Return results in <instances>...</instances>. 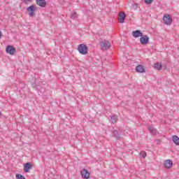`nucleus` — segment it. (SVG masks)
Segmentation results:
<instances>
[{
	"label": "nucleus",
	"instance_id": "aec40b11",
	"mask_svg": "<svg viewBox=\"0 0 179 179\" xmlns=\"http://www.w3.org/2000/svg\"><path fill=\"white\" fill-rule=\"evenodd\" d=\"M71 17L73 19H75L76 17H78V14L76 13H73L72 15H71Z\"/></svg>",
	"mask_w": 179,
	"mask_h": 179
},
{
	"label": "nucleus",
	"instance_id": "412c9836",
	"mask_svg": "<svg viewBox=\"0 0 179 179\" xmlns=\"http://www.w3.org/2000/svg\"><path fill=\"white\" fill-rule=\"evenodd\" d=\"M141 157H142L143 159H145V157H146V152H142Z\"/></svg>",
	"mask_w": 179,
	"mask_h": 179
},
{
	"label": "nucleus",
	"instance_id": "2eb2a0df",
	"mask_svg": "<svg viewBox=\"0 0 179 179\" xmlns=\"http://www.w3.org/2000/svg\"><path fill=\"white\" fill-rule=\"evenodd\" d=\"M154 68L157 71H162V68H163V66H162L159 63H155L154 64Z\"/></svg>",
	"mask_w": 179,
	"mask_h": 179
},
{
	"label": "nucleus",
	"instance_id": "0eeeda50",
	"mask_svg": "<svg viewBox=\"0 0 179 179\" xmlns=\"http://www.w3.org/2000/svg\"><path fill=\"white\" fill-rule=\"evenodd\" d=\"M6 51L7 54H9L10 55H13L15 52H16V49L13 48L12 45H8L6 48Z\"/></svg>",
	"mask_w": 179,
	"mask_h": 179
},
{
	"label": "nucleus",
	"instance_id": "dca6fc26",
	"mask_svg": "<svg viewBox=\"0 0 179 179\" xmlns=\"http://www.w3.org/2000/svg\"><path fill=\"white\" fill-rule=\"evenodd\" d=\"M117 121H118V118L117 117V115H113V116H111L110 122H112V124H115Z\"/></svg>",
	"mask_w": 179,
	"mask_h": 179
},
{
	"label": "nucleus",
	"instance_id": "a211bd4d",
	"mask_svg": "<svg viewBox=\"0 0 179 179\" xmlns=\"http://www.w3.org/2000/svg\"><path fill=\"white\" fill-rule=\"evenodd\" d=\"M148 131H150L151 134H156V129H155V127H153V126H149Z\"/></svg>",
	"mask_w": 179,
	"mask_h": 179
},
{
	"label": "nucleus",
	"instance_id": "9b49d317",
	"mask_svg": "<svg viewBox=\"0 0 179 179\" xmlns=\"http://www.w3.org/2000/svg\"><path fill=\"white\" fill-rule=\"evenodd\" d=\"M36 2L38 6H41V8H45V6L47 5V1H45V0H36Z\"/></svg>",
	"mask_w": 179,
	"mask_h": 179
},
{
	"label": "nucleus",
	"instance_id": "39448f33",
	"mask_svg": "<svg viewBox=\"0 0 179 179\" xmlns=\"http://www.w3.org/2000/svg\"><path fill=\"white\" fill-rule=\"evenodd\" d=\"M27 12H29V16H34L35 10H37V7L34 6V5H31L29 7L27 8Z\"/></svg>",
	"mask_w": 179,
	"mask_h": 179
},
{
	"label": "nucleus",
	"instance_id": "f8f14e48",
	"mask_svg": "<svg viewBox=\"0 0 179 179\" xmlns=\"http://www.w3.org/2000/svg\"><path fill=\"white\" fill-rule=\"evenodd\" d=\"M125 13H120L119 14L118 21L120 23H124V21L125 20Z\"/></svg>",
	"mask_w": 179,
	"mask_h": 179
},
{
	"label": "nucleus",
	"instance_id": "423d86ee",
	"mask_svg": "<svg viewBox=\"0 0 179 179\" xmlns=\"http://www.w3.org/2000/svg\"><path fill=\"white\" fill-rule=\"evenodd\" d=\"M80 174L84 179H89L90 178V173H89V171L87 169H84L80 171Z\"/></svg>",
	"mask_w": 179,
	"mask_h": 179
},
{
	"label": "nucleus",
	"instance_id": "6e6552de",
	"mask_svg": "<svg viewBox=\"0 0 179 179\" xmlns=\"http://www.w3.org/2000/svg\"><path fill=\"white\" fill-rule=\"evenodd\" d=\"M164 166L165 169H171L173 167V161L171 159H166L164 162Z\"/></svg>",
	"mask_w": 179,
	"mask_h": 179
},
{
	"label": "nucleus",
	"instance_id": "20e7f679",
	"mask_svg": "<svg viewBox=\"0 0 179 179\" xmlns=\"http://www.w3.org/2000/svg\"><path fill=\"white\" fill-rule=\"evenodd\" d=\"M140 43L143 45H146V44H149V36H148L146 35H144V36L143 35L140 38Z\"/></svg>",
	"mask_w": 179,
	"mask_h": 179
},
{
	"label": "nucleus",
	"instance_id": "9d476101",
	"mask_svg": "<svg viewBox=\"0 0 179 179\" xmlns=\"http://www.w3.org/2000/svg\"><path fill=\"white\" fill-rule=\"evenodd\" d=\"M132 36L134 37V38H138L139 37H142L143 34L139 30H136L132 32Z\"/></svg>",
	"mask_w": 179,
	"mask_h": 179
},
{
	"label": "nucleus",
	"instance_id": "7ed1b4c3",
	"mask_svg": "<svg viewBox=\"0 0 179 179\" xmlns=\"http://www.w3.org/2000/svg\"><path fill=\"white\" fill-rule=\"evenodd\" d=\"M163 20L164 22V24H166L167 26H170L173 22V19L170 16V15H165L163 17Z\"/></svg>",
	"mask_w": 179,
	"mask_h": 179
},
{
	"label": "nucleus",
	"instance_id": "f3484780",
	"mask_svg": "<svg viewBox=\"0 0 179 179\" xmlns=\"http://www.w3.org/2000/svg\"><path fill=\"white\" fill-rule=\"evenodd\" d=\"M113 135L116 138V139H121V136H120V133H118V131L115 130L113 131Z\"/></svg>",
	"mask_w": 179,
	"mask_h": 179
},
{
	"label": "nucleus",
	"instance_id": "ddd939ff",
	"mask_svg": "<svg viewBox=\"0 0 179 179\" xmlns=\"http://www.w3.org/2000/svg\"><path fill=\"white\" fill-rule=\"evenodd\" d=\"M136 71L140 73H143L145 72V67L142 65H138L136 67Z\"/></svg>",
	"mask_w": 179,
	"mask_h": 179
},
{
	"label": "nucleus",
	"instance_id": "f257e3e1",
	"mask_svg": "<svg viewBox=\"0 0 179 179\" xmlns=\"http://www.w3.org/2000/svg\"><path fill=\"white\" fill-rule=\"evenodd\" d=\"M78 50L80 54H82V55H86V54H87L88 48L87 45H86L85 44L79 45Z\"/></svg>",
	"mask_w": 179,
	"mask_h": 179
},
{
	"label": "nucleus",
	"instance_id": "1a4fd4ad",
	"mask_svg": "<svg viewBox=\"0 0 179 179\" xmlns=\"http://www.w3.org/2000/svg\"><path fill=\"white\" fill-rule=\"evenodd\" d=\"M31 169H33V165L30 162H27L24 165V171L25 173H29Z\"/></svg>",
	"mask_w": 179,
	"mask_h": 179
},
{
	"label": "nucleus",
	"instance_id": "4468645a",
	"mask_svg": "<svg viewBox=\"0 0 179 179\" xmlns=\"http://www.w3.org/2000/svg\"><path fill=\"white\" fill-rule=\"evenodd\" d=\"M172 141L177 146H179V138L177 136H172Z\"/></svg>",
	"mask_w": 179,
	"mask_h": 179
},
{
	"label": "nucleus",
	"instance_id": "5701e85b",
	"mask_svg": "<svg viewBox=\"0 0 179 179\" xmlns=\"http://www.w3.org/2000/svg\"><path fill=\"white\" fill-rule=\"evenodd\" d=\"M2 38V32L0 31V39Z\"/></svg>",
	"mask_w": 179,
	"mask_h": 179
},
{
	"label": "nucleus",
	"instance_id": "b1692460",
	"mask_svg": "<svg viewBox=\"0 0 179 179\" xmlns=\"http://www.w3.org/2000/svg\"><path fill=\"white\" fill-rule=\"evenodd\" d=\"M0 115H1V113H0Z\"/></svg>",
	"mask_w": 179,
	"mask_h": 179
},
{
	"label": "nucleus",
	"instance_id": "4be33fe9",
	"mask_svg": "<svg viewBox=\"0 0 179 179\" xmlns=\"http://www.w3.org/2000/svg\"><path fill=\"white\" fill-rule=\"evenodd\" d=\"M24 2H25V3H30V2H31V0H24Z\"/></svg>",
	"mask_w": 179,
	"mask_h": 179
},
{
	"label": "nucleus",
	"instance_id": "f03ea898",
	"mask_svg": "<svg viewBox=\"0 0 179 179\" xmlns=\"http://www.w3.org/2000/svg\"><path fill=\"white\" fill-rule=\"evenodd\" d=\"M101 50L106 51V50H109L111 47V43L108 41H104L101 43Z\"/></svg>",
	"mask_w": 179,
	"mask_h": 179
},
{
	"label": "nucleus",
	"instance_id": "6ab92c4d",
	"mask_svg": "<svg viewBox=\"0 0 179 179\" xmlns=\"http://www.w3.org/2000/svg\"><path fill=\"white\" fill-rule=\"evenodd\" d=\"M144 2H145L147 5H150V3H152V2H153V0H144Z\"/></svg>",
	"mask_w": 179,
	"mask_h": 179
}]
</instances>
